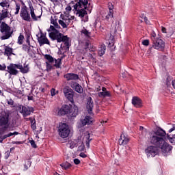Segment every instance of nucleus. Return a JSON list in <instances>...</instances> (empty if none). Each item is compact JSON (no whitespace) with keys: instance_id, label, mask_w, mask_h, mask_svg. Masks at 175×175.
I'll list each match as a JSON object with an SVG mask.
<instances>
[{"instance_id":"f257e3e1","label":"nucleus","mask_w":175,"mask_h":175,"mask_svg":"<svg viewBox=\"0 0 175 175\" xmlns=\"http://www.w3.org/2000/svg\"><path fill=\"white\" fill-rule=\"evenodd\" d=\"M165 136H166V132L162 129H158L154 133L151 134L149 142L153 146L161 148V152L164 155H167L172 151L173 146L166 142Z\"/></svg>"},{"instance_id":"f03ea898","label":"nucleus","mask_w":175,"mask_h":175,"mask_svg":"<svg viewBox=\"0 0 175 175\" xmlns=\"http://www.w3.org/2000/svg\"><path fill=\"white\" fill-rule=\"evenodd\" d=\"M58 20L59 19H58L57 15H53L51 17V24L53 26H50L49 32H50V31H52V32L49 33V38H51L52 40H57V43L63 42L66 46H69V38H68V36H64L63 33H61L57 30L61 29V26L58 24Z\"/></svg>"},{"instance_id":"7ed1b4c3","label":"nucleus","mask_w":175,"mask_h":175,"mask_svg":"<svg viewBox=\"0 0 175 175\" xmlns=\"http://www.w3.org/2000/svg\"><path fill=\"white\" fill-rule=\"evenodd\" d=\"M90 5L91 4H88V0H79L76 4L74 5L75 14L78 16V17L83 18V17L87 14V10H89L90 13H91L92 7L90 8H88Z\"/></svg>"},{"instance_id":"20e7f679","label":"nucleus","mask_w":175,"mask_h":175,"mask_svg":"<svg viewBox=\"0 0 175 175\" xmlns=\"http://www.w3.org/2000/svg\"><path fill=\"white\" fill-rule=\"evenodd\" d=\"M151 40L154 49L159 51H163L165 49V42L162 39L157 37V33L154 31L151 33Z\"/></svg>"},{"instance_id":"39448f33","label":"nucleus","mask_w":175,"mask_h":175,"mask_svg":"<svg viewBox=\"0 0 175 175\" xmlns=\"http://www.w3.org/2000/svg\"><path fill=\"white\" fill-rule=\"evenodd\" d=\"M74 19H75V16L69 15L68 12L65 13V14H61L59 19L58 20V23H59V25H61L62 28L65 29L67 27H69V24H70V21H72V20H74Z\"/></svg>"},{"instance_id":"423d86ee","label":"nucleus","mask_w":175,"mask_h":175,"mask_svg":"<svg viewBox=\"0 0 175 175\" xmlns=\"http://www.w3.org/2000/svg\"><path fill=\"white\" fill-rule=\"evenodd\" d=\"M70 133V129L66 123H60L59 126V135L62 139H65L69 136Z\"/></svg>"},{"instance_id":"0eeeda50","label":"nucleus","mask_w":175,"mask_h":175,"mask_svg":"<svg viewBox=\"0 0 175 175\" xmlns=\"http://www.w3.org/2000/svg\"><path fill=\"white\" fill-rule=\"evenodd\" d=\"M17 110L23 114V117H28V116H31V113H33L34 111L33 107L23 105H18Z\"/></svg>"},{"instance_id":"6e6552de","label":"nucleus","mask_w":175,"mask_h":175,"mask_svg":"<svg viewBox=\"0 0 175 175\" xmlns=\"http://www.w3.org/2000/svg\"><path fill=\"white\" fill-rule=\"evenodd\" d=\"M95 122V119L94 118L86 116L83 119H81L79 122L78 123L79 128H83V126H85V125H92Z\"/></svg>"},{"instance_id":"1a4fd4ad","label":"nucleus","mask_w":175,"mask_h":175,"mask_svg":"<svg viewBox=\"0 0 175 175\" xmlns=\"http://www.w3.org/2000/svg\"><path fill=\"white\" fill-rule=\"evenodd\" d=\"M1 31L3 33H5L4 36H1L2 40H5V39H9L10 38V27L8 24L3 22L1 23Z\"/></svg>"},{"instance_id":"9d476101","label":"nucleus","mask_w":175,"mask_h":175,"mask_svg":"<svg viewBox=\"0 0 175 175\" xmlns=\"http://www.w3.org/2000/svg\"><path fill=\"white\" fill-rule=\"evenodd\" d=\"M146 154L148 158L155 157L159 154L158 146H150L146 149Z\"/></svg>"},{"instance_id":"9b49d317","label":"nucleus","mask_w":175,"mask_h":175,"mask_svg":"<svg viewBox=\"0 0 175 175\" xmlns=\"http://www.w3.org/2000/svg\"><path fill=\"white\" fill-rule=\"evenodd\" d=\"M37 38L40 46H43V44H49V46H50V41L42 31L37 34Z\"/></svg>"},{"instance_id":"f8f14e48","label":"nucleus","mask_w":175,"mask_h":175,"mask_svg":"<svg viewBox=\"0 0 175 175\" xmlns=\"http://www.w3.org/2000/svg\"><path fill=\"white\" fill-rule=\"evenodd\" d=\"M20 16L25 21H31V14L28 12L27 7H23L21 9Z\"/></svg>"},{"instance_id":"ddd939ff","label":"nucleus","mask_w":175,"mask_h":175,"mask_svg":"<svg viewBox=\"0 0 175 175\" xmlns=\"http://www.w3.org/2000/svg\"><path fill=\"white\" fill-rule=\"evenodd\" d=\"M85 107L88 114H92V110H94V101L92 100V98L88 97Z\"/></svg>"},{"instance_id":"4468645a","label":"nucleus","mask_w":175,"mask_h":175,"mask_svg":"<svg viewBox=\"0 0 175 175\" xmlns=\"http://www.w3.org/2000/svg\"><path fill=\"white\" fill-rule=\"evenodd\" d=\"M17 69H18V65L16 64H11L7 66V72H8L10 75H13L14 76H16V75L18 73Z\"/></svg>"},{"instance_id":"2eb2a0df","label":"nucleus","mask_w":175,"mask_h":175,"mask_svg":"<svg viewBox=\"0 0 175 175\" xmlns=\"http://www.w3.org/2000/svg\"><path fill=\"white\" fill-rule=\"evenodd\" d=\"M71 88L72 90H75L76 92H78V94H83V87L79 84V83L72 81L70 84Z\"/></svg>"},{"instance_id":"dca6fc26","label":"nucleus","mask_w":175,"mask_h":175,"mask_svg":"<svg viewBox=\"0 0 175 175\" xmlns=\"http://www.w3.org/2000/svg\"><path fill=\"white\" fill-rule=\"evenodd\" d=\"M77 114H79V107L74 105L73 107H71L68 116L70 117V118H75L77 116Z\"/></svg>"},{"instance_id":"f3484780","label":"nucleus","mask_w":175,"mask_h":175,"mask_svg":"<svg viewBox=\"0 0 175 175\" xmlns=\"http://www.w3.org/2000/svg\"><path fill=\"white\" fill-rule=\"evenodd\" d=\"M64 77L66 79L67 81H70L72 80H79V75L75 73H67L64 75Z\"/></svg>"},{"instance_id":"a211bd4d","label":"nucleus","mask_w":175,"mask_h":175,"mask_svg":"<svg viewBox=\"0 0 175 175\" xmlns=\"http://www.w3.org/2000/svg\"><path fill=\"white\" fill-rule=\"evenodd\" d=\"M129 142V138L125 136L124 134H121L120 139H119V144L120 146H125L128 144Z\"/></svg>"},{"instance_id":"6ab92c4d","label":"nucleus","mask_w":175,"mask_h":175,"mask_svg":"<svg viewBox=\"0 0 175 175\" xmlns=\"http://www.w3.org/2000/svg\"><path fill=\"white\" fill-rule=\"evenodd\" d=\"M98 96L100 98H106L107 96H111V94H110V92L107 91L106 88H102V92H100L98 93Z\"/></svg>"},{"instance_id":"aec40b11","label":"nucleus","mask_w":175,"mask_h":175,"mask_svg":"<svg viewBox=\"0 0 175 175\" xmlns=\"http://www.w3.org/2000/svg\"><path fill=\"white\" fill-rule=\"evenodd\" d=\"M132 105L135 107H142V100L137 96H134L132 98Z\"/></svg>"},{"instance_id":"412c9836","label":"nucleus","mask_w":175,"mask_h":175,"mask_svg":"<svg viewBox=\"0 0 175 175\" xmlns=\"http://www.w3.org/2000/svg\"><path fill=\"white\" fill-rule=\"evenodd\" d=\"M92 140V138H91V135H90L89 133H86L83 137V142L85 143V146L87 148H90V142Z\"/></svg>"},{"instance_id":"4be33fe9","label":"nucleus","mask_w":175,"mask_h":175,"mask_svg":"<svg viewBox=\"0 0 175 175\" xmlns=\"http://www.w3.org/2000/svg\"><path fill=\"white\" fill-rule=\"evenodd\" d=\"M28 45L23 44V50L24 51H27L28 54H31L32 53V49H33V46H31V43L29 42V40H27Z\"/></svg>"},{"instance_id":"5701e85b","label":"nucleus","mask_w":175,"mask_h":175,"mask_svg":"<svg viewBox=\"0 0 175 175\" xmlns=\"http://www.w3.org/2000/svg\"><path fill=\"white\" fill-rule=\"evenodd\" d=\"M9 17V11L8 9H4L0 13V21L5 20V18H8Z\"/></svg>"},{"instance_id":"b1692460","label":"nucleus","mask_w":175,"mask_h":175,"mask_svg":"<svg viewBox=\"0 0 175 175\" xmlns=\"http://www.w3.org/2000/svg\"><path fill=\"white\" fill-rule=\"evenodd\" d=\"M0 6L5 9H9L10 8V0H3L0 2Z\"/></svg>"},{"instance_id":"393cba45","label":"nucleus","mask_w":175,"mask_h":175,"mask_svg":"<svg viewBox=\"0 0 175 175\" xmlns=\"http://www.w3.org/2000/svg\"><path fill=\"white\" fill-rule=\"evenodd\" d=\"M30 14L34 21H38V18H40L42 16V14L36 16V14H35V11L33 10V7L32 6L30 7Z\"/></svg>"},{"instance_id":"a878e982","label":"nucleus","mask_w":175,"mask_h":175,"mask_svg":"<svg viewBox=\"0 0 175 175\" xmlns=\"http://www.w3.org/2000/svg\"><path fill=\"white\" fill-rule=\"evenodd\" d=\"M9 122V116L5 115L0 119V125H6Z\"/></svg>"},{"instance_id":"bb28decb","label":"nucleus","mask_w":175,"mask_h":175,"mask_svg":"<svg viewBox=\"0 0 175 175\" xmlns=\"http://www.w3.org/2000/svg\"><path fill=\"white\" fill-rule=\"evenodd\" d=\"M5 55H8V57H10L12 54H13V49L9 47L8 46H5Z\"/></svg>"},{"instance_id":"cd10ccee","label":"nucleus","mask_w":175,"mask_h":175,"mask_svg":"<svg viewBox=\"0 0 175 175\" xmlns=\"http://www.w3.org/2000/svg\"><path fill=\"white\" fill-rule=\"evenodd\" d=\"M18 69H20L22 73H28L29 67H28V65L24 66V67H23V66L18 65Z\"/></svg>"},{"instance_id":"c85d7f7f","label":"nucleus","mask_w":175,"mask_h":175,"mask_svg":"<svg viewBox=\"0 0 175 175\" xmlns=\"http://www.w3.org/2000/svg\"><path fill=\"white\" fill-rule=\"evenodd\" d=\"M81 35H82V36H85V38H90V36H91V32H90L85 28H83L81 31Z\"/></svg>"},{"instance_id":"c756f323","label":"nucleus","mask_w":175,"mask_h":175,"mask_svg":"<svg viewBox=\"0 0 175 175\" xmlns=\"http://www.w3.org/2000/svg\"><path fill=\"white\" fill-rule=\"evenodd\" d=\"M106 53V46L101 45V46L98 49V55L102 57Z\"/></svg>"},{"instance_id":"7c9ffc66","label":"nucleus","mask_w":175,"mask_h":175,"mask_svg":"<svg viewBox=\"0 0 175 175\" xmlns=\"http://www.w3.org/2000/svg\"><path fill=\"white\" fill-rule=\"evenodd\" d=\"M166 137L168 139L169 142L172 144L175 143V134L172 135H169L165 134L164 136V139H166Z\"/></svg>"},{"instance_id":"2f4dec72","label":"nucleus","mask_w":175,"mask_h":175,"mask_svg":"<svg viewBox=\"0 0 175 175\" xmlns=\"http://www.w3.org/2000/svg\"><path fill=\"white\" fill-rule=\"evenodd\" d=\"M63 92L66 96V95L73 92V90H72V89L69 88V86H66L63 90Z\"/></svg>"},{"instance_id":"473e14b6","label":"nucleus","mask_w":175,"mask_h":175,"mask_svg":"<svg viewBox=\"0 0 175 175\" xmlns=\"http://www.w3.org/2000/svg\"><path fill=\"white\" fill-rule=\"evenodd\" d=\"M60 166L62 167V169H64V170H68V169L72 167V164L66 162V163L60 164Z\"/></svg>"},{"instance_id":"72a5a7b5","label":"nucleus","mask_w":175,"mask_h":175,"mask_svg":"<svg viewBox=\"0 0 175 175\" xmlns=\"http://www.w3.org/2000/svg\"><path fill=\"white\" fill-rule=\"evenodd\" d=\"M71 107H72V105H64L63 106V108L64 109V113H66V114L67 116L69 115Z\"/></svg>"},{"instance_id":"f704fd0d","label":"nucleus","mask_w":175,"mask_h":175,"mask_svg":"<svg viewBox=\"0 0 175 175\" xmlns=\"http://www.w3.org/2000/svg\"><path fill=\"white\" fill-rule=\"evenodd\" d=\"M112 8H110V10H109L107 15L106 16L107 20H110V18H113V14L114 13V11L111 10Z\"/></svg>"},{"instance_id":"c9c22d12","label":"nucleus","mask_w":175,"mask_h":175,"mask_svg":"<svg viewBox=\"0 0 175 175\" xmlns=\"http://www.w3.org/2000/svg\"><path fill=\"white\" fill-rule=\"evenodd\" d=\"M57 114V116H65V114H66L65 113V109H64V106H62V108L58 109Z\"/></svg>"},{"instance_id":"e433bc0d","label":"nucleus","mask_w":175,"mask_h":175,"mask_svg":"<svg viewBox=\"0 0 175 175\" xmlns=\"http://www.w3.org/2000/svg\"><path fill=\"white\" fill-rule=\"evenodd\" d=\"M32 163V162L31 161V160L28 159V160H26L25 161V169H26V170L31 167V164Z\"/></svg>"},{"instance_id":"4c0bfd02","label":"nucleus","mask_w":175,"mask_h":175,"mask_svg":"<svg viewBox=\"0 0 175 175\" xmlns=\"http://www.w3.org/2000/svg\"><path fill=\"white\" fill-rule=\"evenodd\" d=\"M45 58L46 59H47V61H49V64H51V62H54V58H53V57H51V55H46Z\"/></svg>"},{"instance_id":"58836bf2","label":"nucleus","mask_w":175,"mask_h":175,"mask_svg":"<svg viewBox=\"0 0 175 175\" xmlns=\"http://www.w3.org/2000/svg\"><path fill=\"white\" fill-rule=\"evenodd\" d=\"M65 96H66V98H67L68 100H70V102H73V93L72 92L68 94V95H66Z\"/></svg>"},{"instance_id":"ea45409f","label":"nucleus","mask_w":175,"mask_h":175,"mask_svg":"<svg viewBox=\"0 0 175 175\" xmlns=\"http://www.w3.org/2000/svg\"><path fill=\"white\" fill-rule=\"evenodd\" d=\"M23 42H24V36L21 34L18 38V44H21Z\"/></svg>"},{"instance_id":"a19ab883","label":"nucleus","mask_w":175,"mask_h":175,"mask_svg":"<svg viewBox=\"0 0 175 175\" xmlns=\"http://www.w3.org/2000/svg\"><path fill=\"white\" fill-rule=\"evenodd\" d=\"M55 66H56V68L61 66V60L59 59L55 60Z\"/></svg>"},{"instance_id":"79ce46f5","label":"nucleus","mask_w":175,"mask_h":175,"mask_svg":"<svg viewBox=\"0 0 175 175\" xmlns=\"http://www.w3.org/2000/svg\"><path fill=\"white\" fill-rule=\"evenodd\" d=\"M19 12H20V5L16 4L14 14L15 15L18 14Z\"/></svg>"},{"instance_id":"37998d69","label":"nucleus","mask_w":175,"mask_h":175,"mask_svg":"<svg viewBox=\"0 0 175 175\" xmlns=\"http://www.w3.org/2000/svg\"><path fill=\"white\" fill-rule=\"evenodd\" d=\"M46 70L49 72V70H51V68H53V66L51 65V63L46 62Z\"/></svg>"},{"instance_id":"c03bdc74","label":"nucleus","mask_w":175,"mask_h":175,"mask_svg":"<svg viewBox=\"0 0 175 175\" xmlns=\"http://www.w3.org/2000/svg\"><path fill=\"white\" fill-rule=\"evenodd\" d=\"M29 143L31 146V147H33V148H36L38 146H36V144L35 143V141L33 140H29Z\"/></svg>"},{"instance_id":"a18cd8bd","label":"nucleus","mask_w":175,"mask_h":175,"mask_svg":"<svg viewBox=\"0 0 175 175\" xmlns=\"http://www.w3.org/2000/svg\"><path fill=\"white\" fill-rule=\"evenodd\" d=\"M141 17L142 18H144V21H145L146 24H150V21H148V19H147V17H146V16H144V14H142Z\"/></svg>"},{"instance_id":"49530a36","label":"nucleus","mask_w":175,"mask_h":175,"mask_svg":"<svg viewBox=\"0 0 175 175\" xmlns=\"http://www.w3.org/2000/svg\"><path fill=\"white\" fill-rule=\"evenodd\" d=\"M170 81H172V77H167V81H166V84H167V87H169V85H170Z\"/></svg>"},{"instance_id":"de8ad7c7","label":"nucleus","mask_w":175,"mask_h":175,"mask_svg":"<svg viewBox=\"0 0 175 175\" xmlns=\"http://www.w3.org/2000/svg\"><path fill=\"white\" fill-rule=\"evenodd\" d=\"M142 44L144 46H148V44H150V40H145L142 41Z\"/></svg>"},{"instance_id":"09e8293b","label":"nucleus","mask_w":175,"mask_h":175,"mask_svg":"<svg viewBox=\"0 0 175 175\" xmlns=\"http://www.w3.org/2000/svg\"><path fill=\"white\" fill-rule=\"evenodd\" d=\"M120 28V22H116V27H115V29H114V32H117V29Z\"/></svg>"},{"instance_id":"8fccbe9b","label":"nucleus","mask_w":175,"mask_h":175,"mask_svg":"<svg viewBox=\"0 0 175 175\" xmlns=\"http://www.w3.org/2000/svg\"><path fill=\"white\" fill-rule=\"evenodd\" d=\"M29 121H31V125L36 124V120H35V119H33L32 118H29Z\"/></svg>"},{"instance_id":"3c124183","label":"nucleus","mask_w":175,"mask_h":175,"mask_svg":"<svg viewBox=\"0 0 175 175\" xmlns=\"http://www.w3.org/2000/svg\"><path fill=\"white\" fill-rule=\"evenodd\" d=\"M14 135H18V132L15 131L14 133H10L8 134V137H10V136H13Z\"/></svg>"},{"instance_id":"603ef678","label":"nucleus","mask_w":175,"mask_h":175,"mask_svg":"<svg viewBox=\"0 0 175 175\" xmlns=\"http://www.w3.org/2000/svg\"><path fill=\"white\" fill-rule=\"evenodd\" d=\"M73 161H74V163H75V165H79V163H80V160H79V159H75Z\"/></svg>"},{"instance_id":"864d4df0","label":"nucleus","mask_w":175,"mask_h":175,"mask_svg":"<svg viewBox=\"0 0 175 175\" xmlns=\"http://www.w3.org/2000/svg\"><path fill=\"white\" fill-rule=\"evenodd\" d=\"M8 103L10 105V106H13V105L14 104V102L13 101V100L10 99L8 100Z\"/></svg>"},{"instance_id":"5fc2aeb1","label":"nucleus","mask_w":175,"mask_h":175,"mask_svg":"<svg viewBox=\"0 0 175 175\" xmlns=\"http://www.w3.org/2000/svg\"><path fill=\"white\" fill-rule=\"evenodd\" d=\"M5 69H6V65H5V64L1 65L0 64V70H5Z\"/></svg>"},{"instance_id":"6e6d98bb","label":"nucleus","mask_w":175,"mask_h":175,"mask_svg":"<svg viewBox=\"0 0 175 175\" xmlns=\"http://www.w3.org/2000/svg\"><path fill=\"white\" fill-rule=\"evenodd\" d=\"M51 96H55L56 94L55 89H52L51 91Z\"/></svg>"},{"instance_id":"4d7b16f0","label":"nucleus","mask_w":175,"mask_h":175,"mask_svg":"<svg viewBox=\"0 0 175 175\" xmlns=\"http://www.w3.org/2000/svg\"><path fill=\"white\" fill-rule=\"evenodd\" d=\"M79 157H81V158H87V154H85L83 152L80 153Z\"/></svg>"},{"instance_id":"13d9d810","label":"nucleus","mask_w":175,"mask_h":175,"mask_svg":"<svg viewBox=\"0 0 175 175\" xmlns=\"http://www.w3.org/2000/svg\"><path fill=\"white\" fill-rule=\"evenodd\" d=\"M139 131H142L145 132V133L147 132V129H144V127H143V126L139 127Z\"/></svg>"},{"instance_id":"bf43d9fd","label":"nucleus","mask_w":175,"mask_h":175,"mask_svg":"<svg viewBox=\"0 0 175 175\" xmlns=\"http://www.w3.org/2000/svg\"><path fill=\"white\" fill-rule=\"evenodd\" d=\"M66 10L69 13V12L72 11V7L68 6L67 8H66Z\"/></svg>"},{"instance_id":"052dcab7","label":"nucleus","mask_w":175,"mask_h":175,"mask_svg":"<svg viewBox=\"0 0 175 175\" xmlns=\"http://www.w3.org/2000/svg\"><path fill=\"white\" fill-rule=\"evenodd\" d=\"M173 131H175V124H173L172 128L169 130L170 133H171V132H173Z\"/></svg>"},{"instance_id":"680f3d73","label":"nucleus","mask_w":175,"mask_h":175,"mask_svg":"<svg viewBox=\"0 0 175 175\" xmlns=\"http://www.w3.org/2000/svg\"><path fill=\"white\" fill-rule=\"evenodd\" d=\"M89 43L88 42H86L85 43V50H88V46H89Z\"/></svg>"},{"instance_id":"e2e57ef3","label":"nucleus","mask_w":175,"mask_h":175,"mask_svg":"<svg viewBox=\"0 0 175 175\" xmlns=\"http://www.w3.org/2000/svg\"><path fill=\"white\" fill-rule=\"evenodd\" d=\"M79 150H81V151H83L84 150V148H85V146L84 145H81L79 147Z\"/></svg>"},{"instance_id":"0e129e2a","label":"nucleus","mask_w":175,"mask_h":175,"mask_svg":"<svg viewBox=\"0 0 175 175\" xmlns=\"http://www.w3.org/2000/svg\"><path fill=\"white\" fill-rule=\"evenodd\" d=\"M31 126L33 131H35L36 129V124H31Z\"/></svg>"},{"instance_id":"69168bd1","label":"nucleus","mask_w":175,"mask_h":175,"mask_svg":"<svg viewBox=\"0 0 175 175\" xmlns=\"http://www.w3.org/2000/svg\"><path fill=\"white\" fill-rule=\"evenodd\" d=\"M161 31H162V32H163V33H166V28L162 27H161Z\"/></svg>"},{"instance_id":"338daca9","label":"nucleus","mask_w":175,"mask_h":175,"mask_svg":"<svg viewBox=\"0 0 175 175\" xmlns=\"http://www.w3.org/2000/svg\"><path fill=\"white\" fill-rule=\"evenodd\" d=\"M172 85L173 88H174V90H175V81L174 80L172 81Z\"/></svg>"},{"instance_id":"774afa93","label":"nucleus","mask_w":175,"mask_h":175,"mask_svg":"<svg viewBox=\"0 0 175 175\" xmlns=\"http://www.w3.org/2000/svg\"><path fill=\"white\" fill-rule=\"evenodd\" d=\"M147 133H148V131H146V132H142V136H147Z\"/></svg>"}]
</instances>
